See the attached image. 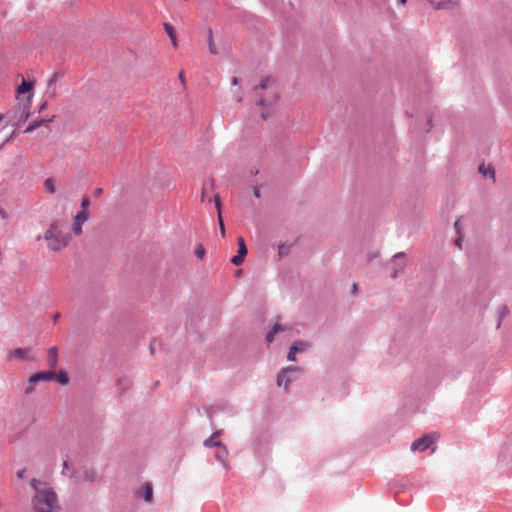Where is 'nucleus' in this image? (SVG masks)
<instances>
[{"label": "nucleus", "mask_w": 512, "mask_h": 512, "mask_svg": "<svg viewBox=\"0 0 512 512\" xmlns=\"http://www.w3.org/2000/svg\"><path fill=\"white\" fill-rule=\"evenodd\" d=\"M31 89H32V83L23 80L21 85L18 87L17 91L19 94H24V93L29 92Z\"/></svg>", "instance_id": "6ab92c4d"}, {"label": "nucleus", "mask_w": 512, "mask_h": 512, "mask_svg": "<svg viewBox=\"0 0 512 512\" xmlns=\"http://www.w3.org/2000/svg\"><path fill=\"white\" fill-rule=\"evenodd\" d=\"M30 485L35 491L32 498L34 512H60L61 507L53 488L37 479H32Z\"/></svg>", "instance_id": "f257e3e1"}, {"label": "nucleus", "mask_w": 512, "mask_h": 512, "mask_svg": "<svg viewBox=\"0 0 512 512\" xmlns=\"http://www.w3.org/2000/svg\"><path fill=\"white\" fill-rule=\"evenodd\" d=\"M220 434V432H215L210 438L206 439L205 442H204V445L206 447H213V446H217V447H220L221 446V443L219 441H216V437H218Z\"/></svg>", "instance_id": "dca6fc26"}, {"label": "nucleus", "mask_w": 512, "mask_h": 512, "mask_svg": "<svg viewBox=\"0 0 512 512\" xmlns=\"http://www.w3.org/2000/svg\"><path fill=\"white\" fill-rule=\"evenodd\" d=\"M480 173L484 176H489L490 178H494V169L491 166L480 165L479 167Z\"/></svg>", "instance_id": "a211bd4d"}, {"label": "nucleus", "mask_w": 512, "mask_h": 512, "mask_svg": "<svg viewBox=\"0 0 512 512\" xmlns=\"http://www.w3.org/2000/svg\"><path fill=\"white\" fill-rule=\"evenodd\" d=\"M400 4L404 5L406 3V0H397Z\"/></svg>", "instance_id": "e433bc0d"}, {"label": "nucleus", "mask_w": 512, "mask_h": 512, "mask_svg": "<svg viewBox=\"0 0 512 512\" xmlns=\"http://www.w3.org/2000/svg\"><path fill=\"white\" fill-rule=\"evenodd\" d=\"M101 192H102V190H101L100 188H99V189H96V191H95V195H100V194H101Z\"/></svg>", "instance_id": "f704fd0d"}, {"label": "nucleus", "mask_w": 512, "mask_h": 512, "mask_svg": "<svg viewBox=\"0 0 512 512\" xmlns=\"http://www.w3.org/2000/svg\"><path fill=\"white\" fill-rule=\"evenodd\" d=\"M282 331H284V327L282 325L275 324L272 330L266 336L267 342L271 343L274 340L275 335Z\"/></svg>", "instance_id": "4468645a"}, {"label": "nucleus", "mask_w": 512, "mask_h": 512, "mask_svg": "<svg viewBox=\"0 0 512 512\" xmlns=\"http://www.w3.org/2000/svg\"><path fill=\"white\" fill-rule=\"evenodd\" d=\"M438 439H439V434L436 432H434L432 434L424 435L423 437L415 440L412 443L411 450L412 451H425Z\"/></svg>", "instance_id": "20e7f679"}, {"label": "nucleus", "mask_w": 512, "mask_h": 512, "mask_svg": "<svg viewBox=\"0 0 512 512\" xmlns=\"http://www.w3.org/2000/svg\"><path fill=\"white\" fill-rule=\"evenodd\" d=\"M178 78H179V81L181 82L182 86L186 87V80H185V75H184L183 71H181L179 73Z\"/></svg>", "instance_id": "cd10ccee"}, {"label": "nucleus", "mask_w": 512, "mask_h": 512, "mask_svg": "<svg viewBox=\"0 0 512 512\" xmlns=\"http://www.w3.org/2000/svg\"><path fill=\"white\" fill-rule=\"evenodd\" d=\"M24 474H25V470H24V469H23V470H20V471H18V472H17V476H18L19 478H23V477H24Z\"/></svg>", "instance_id": "7c9ffc66"}, {"label": "nucleus", "mask_w": 512, "mask_h": 512, "mask_svg": "<svg viewBox=\"0 0 512 512\" xmlns=\"http://www.w3.org/2000/svg\"><path fill=\"white\" fill-rule=\"evenodd\" d=\"M201 199H202V201H204V192H202Z\"/></svg>", "instance_id": "ea45409f"}, {"label": "nucleus", "mask_w": 512, "mask_h": 512, "mask_svg": "<svg viewBox=\"0 0 512 512\" xmlns=\"http://www.w3.org/2000/svg\"><path fill=\"white\" fill-rule=\"evenodd\" d=\"M34 385H35V384H30V383H29V386L26 388L25 393H26V394L31 393V392L34 390Z\"/></svg>", "instance_id": "c756f323"}, {"label": "nucleus", "mask_w": 512, "mask_h": 512, "mask_svg": "<svg viewBox=\"0 0 512 512\" xmlns=\"http://www.w3.org/2000/svg\"><path fill=\"white\" fill-rule=\"evenodd\" d=\"M142 490H143V498L146 502H151L152 500V496H153V488H152V485L151 483L149 482H146L143 486H142Z\"/></svg>", "instance_id": "ddd939ff"}, {"label": "nucleus", "mask_w": 512, "mask_h": 512, "mask_svg": "<svg viewBox=\"0 0 512 512\" xmlns=\"http://www.w3.org/2000/svg\"><path fill=\"white\" fill-rule=\"evenodd\" d=\"M55 378L53 371L38 372L30 377V384H36L39 381H50Z\"/></svg>", "instance_id": "9d476101"}, {"label": "nucleus", "mask_w": 512, "mask_h": 512, "mask_svg": "<svg viewBox=\"0 0 512 512\" xmlns=\"http://www.w3.org/2000/svg\"><path fill=\"white\" fill-rule=\"evenodd\" d=\"M231 82H232L233 85H237L238 84V79L236 77H233Z\"/></svg>", "instance_id": "2f4dec72"}, {"label": "nucleus", "mask_w": 512, "mask_h": 512, "mask_svg": "<svg viewBox=\"0 0 512 512\" xmlns=\"http://www.w3.org/2000/svg\"><path fill=\"white\" fill-rule=\"evenodd\" d=\"M58 363V351L56 347H51L47 351V364L53 370Z\"/></svg>", "instance_id": "f8f14e48"}, {"label": "nucleus", "mask_w": 512, "mask_h": 512, "mask_svg": "<svg viewBox=\"0 0 512 512\" xmlns=\"http://www.w3.org/2000/svg\"><path fill=\"white\" fill-rule=\"evenodd\" d=\"M237 242H238V253H237V255L233 256L231 259V262L236 266L241 265L244 262V259L248 252L245 241L242 237H238Z\"/></svg>", "instance_id": "39448f33"}, {"label": "nucleus", "mask_w": 512, "mask_h": 512, "mask_svg": "<svg viewBox=\"0 0 512 512\" xmlns=\"http://www.w3.org/2000/svg\"><path fill=\"white\" fill-rule=\"evenodd\" d=\"M44 123L43 120L40 121H34L28 125V127L24 130V133H30L34 131L36 128H38L40 125Z\"/></svg>", "instance_id": "4be33fe9"}, {"label": "nucleus", "mask_w": 512, "mask_h": 512, "mask_svg": "<svg viewBox=\"0 0 512 512\" xmlns=\"http://www.w3.org/2000/svg\"><path fill=\"white\" fill-rule=\"evenodd\" d=\"M164 28H165V31L167 32L168 36L170 37L173 46L176 47L177 40H176L175 31H174L173 27L170 26L169 24H165Z\"/></svg>", "instance_id": "f3484780"}, {"label": "nucleus", "mask_w": 512, "mask_h": 512, "mask_svg": "<svg viewBox=\"0 0 512 512\" xmlns=\"http://www.w3.org/2000/svg\"><path fill=\"white\" fill-rule=\"evenodd\" d=\"M29 351H30V349H28V348H17V349L10 351L8 354V357H9V359H20V360L27 359V360L32 361L34 359L28 357Z\"/></svg>", "instance_id": "9b49d317"}, {"label": "nucleus", "mask_w": 512, "mask_h": 512, "mask_svg": "<svg viewBox=\"0 0 512 512\" xmlns=\"http://www.w3.org/2000/svg\"><path fill=\"white\" fill-rule=\"evenodd\" d=\"M241 272H242L241 270H238V271H237V273H236V274H237V276H238V275H240V274H241Z\"/></svg>", "instance_id": "a19ab883"}, {"label": "nucleus", "mask_w": 512, "mask_h": 512, "mask_svg": "<svg viewBox=\"0 0 512 512\" xmlns=\"http://www.w3.org/2000/svg\"><path fill=\"white\" fill-rule=\"evenodd\" d=\"M88 207H89V199L88 198H83L82 202H81L82 211H87L88 212Z\"/></svg>", "instance_id": "bb28decb"}, {"label": "nucleus", "mask_w": 512, "mask_h": 512, "mask_svg": "<svg viewBox=\"0 0 512 512\" xmlns=\"http://www.w3.org/2000/svg\"><path fill=\"white\" fill-rule=\"evenodd\" d=\"M456 244L460 247V238L456 240Z\"/></svg>", "instance_id": "58836bf2"}, {"label": "nucleus", "mask_w": 512, "mask_h": 512, "mask_svg": "<svg viewBox=\"0 0 512 512\" xmlns=\"http://www.w3.org/2000/svg\"><path fill=\"white\" fill-rule=\"evenodd\" d=\"M456 3H457L456 0H444L440 3H438L437 5H435V8H437V9L448 8Z\"/></svg>", "instance_id": "412c9836"}, {"label": "nucleus", "mask_w": 512, "mask_h": 512, "mask_svg": "<svg viewBox=\"0 0 512 512\" xmlns=\"http://www.w3.org/2000/svg\"><path fill=\"white\" fill-rule=\"evenodd\" d=\"M88 219V212L87 211H80L74 219V225H73V231L76 235L81 234L82 232V225L83 223Z\"/></svg>", "instance_id": "1a4fd4ad"}, {"label": "nucleus", "mask_w": 512, "mask_h": 512, "mask_svg": "<svg viewBox=\"0 0 512 512\" xmlns=\"http://www.w3.org/2000/svg\"><path fill=\"white\" fill-rule=\"evenodd\" d=\"M289 372H300L299 367L290 366L282 370V372L277 376V384L278 386H284L285 389L288 388L291 379L286 376Z\"/></svg>", "instance_id": "423d86ee"}, {"label": "nucleus", "mask_w": 512, "mask_h": 512, "mask_svg": "<svg viewBox=\"0 0 512 512\" xmlns=\"http://www.w3.org/2000/svg\"><path fill=\"white\" fill-rule=\"evenodd\" d=\"M225 456H226V451L225 449H223V451H219L216 455V457L220 460V461H224L225 459Z\"/></svg>", "instance_id": "c85d7f7f"}, {"label": "nucleus", "mask_w": 512, "mask_h": 512, "mask_svg": "<svg viewBox=\"0 0 512 512\" xmlns=\"http://www.w3.org/2000/svg\"><path fill=\"white\" fill-rule=\"evenodd\" d=\"M96 478H97V475L93 470L87 471L84 474V479L87 481H95Z\"/></svg>", "instance_id": "393cba45"}, {"label": "nucleus", "mask_w": 512, "mask_h": 512, "mask_svg": "<svg viewBox=\"0 0 512 512\" xmlns=\"http://www.w3.org/2000/svg\"><path fill=\"white\" fill-rule=\"evenodd\" d=\"M356 289H357V285H356V284H353V286H352V290H353V292H355V291H356Z\"/></svg>", "instance_id": "4c0bfd02"}, {"label": "nucleus", "mask_w": 512, "mask_h": 512, "mask_svg": "<svg viewBox=\"0 0 512 512\" xmlns=\"http://www.w3.org/2000/svg\"><path fill=\"white\" fill-rule=\"evenodd\" d=\"M208 45H209V51L211 54H216L217 51L215 49V44L213 42V38H212V33L210 32V35H209V40H208Z\"/></svg>", "instance_id": "a878e982"}, {"label": "nucleus", "mask_w": 512, "mask_h": 512, "mask_svg": "<svg viewBox=\"0 0 512 512\" xmlns=\"http://www.w3.org/2000/svg\"><path fill=\"white\" fill-rule=\"evenodd\" d=\"M44 188L47 192L53 194L55 192L54 180L52 178H47L44 181Z\"/></svg>", "instance_id": "aec40b11"}, {"label": "nucleus", "mask_w": 512, "mask_h": 512, "mask_svg": "<svg viewBox=\"0 0 512 512\" xmlns=\"http://www.w3.org/2000/svg\"><path fill=\"white\" fill-rule=\"evenodd\" d=\"M508 313V310L506 307L502 308V315H506Z\"/></svg>", "instance_id": "473e14b6"}, {"label": "nucleus", "mask_w": 512, "mask_h": 512, "mask_svg": "<svg viewBox=\"0 0 512 512\" xmlns=\"http://www.w3.org/2000/svg\"><path fill=\"white\" fill-rule=\"evenodd\" d=\"M309 348V344L303 341H297L295 342L288 352L287 358L289 361H295L296 360V353L297 352H303L306 349Z\"/></svg>", "instance_id": "6e6552de"}, {"label": "nucleus", "mask_w": 512, "mask_h": 512, "mask_svg": "<svg viewBox=\"0 0 512 512\" xmlns=\"http://www.w3.org/2000/svg\"><path fill=\"white\" fill-rule=\"evenodd\" d=\"M254 195H255L256 197H259V196H260V195H259V191H258V189H255V190H254Z\"/></svg>", "instance_id": "c9c22d12"}, {"label": "nucleus", "mask_w": 512, "mask_h": 512, "mask_svg": "<svg viewBox=\"0 0 512 512\" xmlns=\"http://www.w3.org/2000/svg\"><path fill=\"white\" fill-rule=\"evenodd\" d=\"M44 239L48 242V249L57 252L69 244L71 237L68 233L63 232L58 221H54L46 230Z\"/></svg>", "instance_id": "f03ea898"}, {"label": "nucleus", "mask_w": 512, "mask_h": 512, "mask_svg": "<svg viewBox=\"0 0 512 512\" xmlns=\"http://www.w3.org/2000/svg\"><path fill=\"white\" fill-rule=\"evenodd\" d=\"M57 381L62 385H66L69 381L67 374L63 371L59 372L57 375Z\"/></svg>", "instance_id": "5701e85b"}, {"label": "nucleus", "mask_w": 512, "mask_h": 512, "mask_svg": "<svg viewBox=\"0 0 512 512\" xmlns=\"http://www.w3.org/2000/svg\"><path fill=\"white\" fill-rule=\"evenodd\" d=\"M255 89L260 97L259 105L261 106L271 105L278 99V87L276 86L275 81L271 78H265L262 80L259 86H256Z\"/></svg>", "instance_id": "7ed1b4c3"}, {"label": "nucleus", "mask_w": 512, "mask_h": 512, "mask_svg": "<svg viewBox=\"0 0 512 512\" xmlns=\"http://www.w3.org/2000/svg\"><path fill=\"white\" fill-rule=\"evenodd\" d=\"M393 266L394 271L392 276L397 277L401 272H403L404 267L406 266V259L404 253H397L393 258Z\"/></svg>", "instance_id": "0eeeda50"}, {"label": "nucleus", "mask_w": 512, "mask_h": 512, "mask_svg": "<svg viewBox=\"0 0 512 512\" xmlns=\"http://www.w3.org/2000/svg\"><path fill=\"white\" fill-rule=\"evenodd\" d=\"M195 255L199 258V259H203L204 255H205V248L202 244H198L196 246V249H195Z\"/></svg>", "instance_id": "b1692460"}, {"label": "nucleus", "mask_w": 512, "mask_h": 512, "mask_svg": "<svg viewBox=\"0 0 512 512\" xmlns=\"http://www.w3.org/2000/svg\"><path fill=\"white\" fill-rule=\"evenodd\" d=\"M67 468H68V462H67V461H64V462H63V469L65 470V469H67Z\"/></svg>", "instance_id": "72a5a7b5"}, {"label": "nucleus", "mask_w": 512, "mask_h": 512, "mask_svg": "<svg viewBox=\"0 0 512 512\" xmlns=\"http://www.w3.org/2000/svg\"><path fill=\"white\" fill-rule=\"evenodd\" d=\"M215 204H216V208L218 210V221H219L221 235L224 237L225 236V227H224V222H223V219L221 216L220 200H219L218 196L215 197Z\"/></svg>", "instance_id": "2eb2a0df"}]
</instances>
